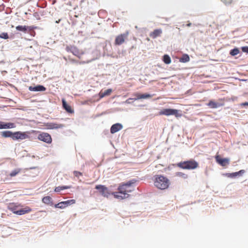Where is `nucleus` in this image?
<instances>
[{
    "mask_svg": "<svg viewBox=\"0 0 248 248\" xmlns=\"http://www.w3.org/2000/svg\"><path fill=\"white\" fill-rule=\"evenodd\" d=\"M225 5H229L232 2L233 0H222Z\"/></svg>",
    "mask_w": 248,
    "mask_h": 248,
    "instance_id": "nucleus-35",
    "label": "nucleus"
},
{
    "mask_svg": "<svg viewBox=\"0 0 248 248\" xmlns=\"http://www.w3.org/2000/svg\"><path fill=\"white\" fill-rule=\"evenodd\" d=\"M62 202H60L58 203V204H55V207L56 208H60V209H63L65 208V205L64 204H62Z\"/></svg>",
    "mask_w": 248,
    "mask_h": 248,
    "instance_id": "nucleus-33",
    "label": "nucleus"
},
{
    "mask_svg": "<svg viewBox=\"0 0 248 248\" xmlns=\"http://www.w3.org/2000/svg\"><path fill=\"white\" fill-rule=\"evenodd\" d=\"M245 172V170H241L238 172L227 173L226 175L228 177L233 178L237 176L238 175H242Z\"/></svg>",
    "mask_w": 248,
    "mask_h": 248,
    "instance_id": "nucleus-21",
    "label": "nucleus"
},
{
    "mask_svg": "<svg viewBox=\"0 0 248 248\" xmlns=\"http://www.w3.org/2000/svg\"><path fill=\"white\" fill-rule=\"evenodd\" d=\"M3 122L0 121V129H3Z\"/></svg>",
    "mask_w": 248,
    "mask_h": 248,
    "instance_id": "nucleus-37",
    "label": "nucleus"
},
{
    "mask_svg": "<svg viewBox=\"0 0 248 248\" xmlns=\"http://www.w3.org/2000/svg\"><path fill=\"white\" fill-rule=\"evenodd\" d=\"M240 52V50L238 48H234L233 49H232L230 52V54L231 56H234L237 54H238Z\"/></svg>",
    "mask_w": 248,
    "mask_h": 248,
    "instance_id": "nucleus-30",
    "label": "nucleus"
},
{
    "mask_svg": "<svg viewBox=\"0 0 248 248\" xmlns=\"http://www.w3.org/2000/svg\"><path fill=\"white\" fill-rule=\"evenodd\" d=\"M159 115L166 116L174 115L176 117L181 116V114L178 113V110L172 108L163 109L159 112Z\"/></svg>",
    "mask_w": 248,
    "mask_h": 248,
    "instance_id": "nucleus-5",
    "label": "nucleus"
},
{
    "mask_svg": "<svg viewBox=\"0 0 248 248\" xmlns=\"http://www.w3.org/2000/svg\"><path fill=\"white\" fill-rule=\"evenodd\" d=\"M62 106L63 108L66 110L67 112L73 113L74 112V110L71 108V106L68 105L65 100L63 99L62 100Z\"/></svg>",
    "mask_w": 248,
    "mask_h": 248,
    "instance_id": "nucleus-19",
    "label": "nucleus"
},
{
    "mask_svg": "<svg viewBox=\"0 0 248 248\" xmlns=\"http://www.w3.org/2000/svg\"><path fill=\"white\" fill-rule=\"evenodd\" d=\"M71 188V186H59L57 187H56L54 191L56 192H59L61 190L66 189H69Z\"/></svg>",
    "mask_w": 248,
    "mask_h": 248,
    "instance_id": "nucleus-23",
    "label": "nucleus"
},
{
    "mask_svg": "<svg viewBox=\"0 0 248 248\" xmlns=\"http://www.w3.org/2000/svg\"><path fill=\"white\" fill-rule=\"evenodd\" d=\"M175 175L176 176L182 178L184 179H187L188 177V176L186 174L182 172H177L175 173Z\"/></svg>",
    "mask_w": 248,
    "mask_h": 248,
    "instance_id": "nucleus-28",
    "label": "nucleus"
},
{
    "mask_svg": "<svg viewBox=\"0 0 248 248\" xmlns=\"http://www.w3.org/2000/svg\"><path fill=\"white\" fill-rule=\"evenodd\" d=\"M123 128V125L119 123L113 124L110 128V133L114 134Z\"/></svg>",
    "mask_w": 248,
    "mask_h": 248,
    "instance_id": "nucleus-13",
    "label": "nucleus"
},
{
    "mask_svg": "<svg viewBox=\"0 0 248 248\" xmlns=\"http://www.w3.org/2000/svg\"><path fill=\"white\" fill-rule=\"evenodd\" d=\"M162 33L161 29H155L150 33V36L155 39L157 37L160 36Z\"/></svg>",
    "mask_w": 248,
    "mask_h": 248,
    "instance_id": "nucleus-17",
    "label": "nucleus"
},
{
    "mask_svg": "<svg viewBox=\"0 0 248 248\" xmlns=\"http://www.w3.org/2000/svg\"><path fill=\"white\" fill-rule=\"evenodd\" d=\"M215 159L217 163L223 167L228 165L230 163V160L229 158H222L219 155H217L215 156Z\"/></svg>",
    "mask_w": 248,
    "mask_h": 248,
    "instance_id": "nucleus-12",
    "label": "nucleus"
},
{
    "mask_svg": "<svg viewBox=\"0 0 248 248\" xmlns=\"http://www.w3.org/2000/svg\"><path fill=\"white\" fill-rule=\"evenodd\" d=\"M163 61L165 63L168 64L170 63L171 59L168 55L165 54L163 56Z\"/></svg>",
    "mask_w": 248,
    "mask_h": 248,
    "instance_id": "nucleus-26",
    "label": "nucleus"
},
{
    "mask_svg": "<svg viewBox=\"0 0 248 248\" xmlns=\"http://www.w3.org/2000/svg\"><path fill=\"white\" fill-rule=\"evenodd\" d=\"M75 203V200H70L62 202V204H64L65 205V207L68 206L69 205L73 204Z\"/></svg>",
    "mask_w": 248,
    "mask_h": 248,
    "instance_id": "nucleus-31",
    "label": "nucleus"
},
{
    "mask_svg": "<svg viewBox=\"0 0 248 248\" xmlns=\"http://www.w3.org/2000/svg\"><path fill=\"white\" fill-rule=\"evenodd\" d=\"M22 205L17 203H9L8 204V209L12 211L14 214L18 215H22L29 213L32 211V209L29 206H26L23 208L20 209Z\"/></svg>",
    "mask_w": 248,
    "mask_h": 248,
    "instance_id": "nucleus-3",
    "label": "nucleus"
},
{
    "mask_svg": "<svg viewBox=\"0 0 248 248\" xmlns=\"http://www.w3.org/2000/svg\"><path fill=\"white\" fill-rule=\"evenodd\" d=\"M0 38L7 39L9 38V35L7 32H2L0 34Z\"/></svg>",
    "mask_w": 248,
    "mask_h": 248,
    "instance_id": "nucleus-32",
    "label": "nucleus"
},
{
    "mask_svg": "<svg viewBox=\"0 0 248 248\" xmlns=\"http://www.w3.org/2000/svg\"><path fill=\"white\" fill-rule=\"evenodd\" d=\"M135 180H130L126 183H122L120 184L118 188V191L112 192V195L117 199L123 200L127 198L129 195L128 193L131 192L133 189L131 186L135 183Z\"/></svg>",
    "mask_w": 248,
    "mask_h": 248,
    "instance_id": "nucleus-1",
    "label": "nucleus"
},
{
    "mask_svg": "<svg viewBox=\"0 0 248 248\" xmlns=\"http://www.w3.org/2000/svg\"><path fill=\"white\" fill-rule=\"evenodd\" d=\"M16 127V124L13 123H5L3 122V129H8Z\"/></svg>",
    "mask_w": 248,
    "mask_h": 248,
    "instance_id": "nucleus-24",
    "label": "nucleus"
},
{
    "mask_svg": "<svg viewBox=\"0 0 248 248\" xmlns=\"http://www.w3.org/2000/svg\"><path fill=\"white\" fill-rule=\"evenodd\" d=\"M74 175L76 177H79L80 176H82V173L78 171H74Z\"/></svg>",
    "mask_w": 248,
    "mask_h": 248,
    "instance_id": "nucleus-34",
    "label": "nucleus"
},
{
    "mask_svg": "<svg viewBox=\"0 0 248 248\" xmlns=\"http://www.w3.org/2000/svg\"><path fill=\"white\" fill-rule=\"evenodd\" d=\"M71 52L75 56L79 58L84 54L82 50H79L76 47H72L70 49Z\"/></svg>",
    "mask_w": 248,
    "mask_h": 248,
    "instance_id": "nucleus-14",
    "label": "nucleus"
},
{
    "mask_svg": "<svg viewBox=\"0 0 248 248\" xmlns=\"http://www.w3.org/2000/svg\"><path fill=\"white\" fill-rule=\"evenodd\" d=\"M241 106H248V102H245L241 104Z\"/></svg>",
    "mask_w": 248,
    "mask_h": 248,
    "instance_id": "nucleus-38",
    "label": "nucleus"
},
{
    "mask_svg": "<svg viewBox=\"0 0 248 248\" xmlns=\"http://www.w3.org/2000/svg\"><path fill=\"white\" fill-rule=\"evenodd\" d=\"M153 182L155 186L160 190L168 188L170 184V180L167 177L161 174L154 176Z\"/></svg>",
    "mask_w": 248,
    "mask_h": 248,
    "instance_id": "nucleus-2",
    "label": "nucleus"
},
{
    "mask_svg": "<svg viewBox=\"0 0 248 248\" xmlns=\"http://www.w3.org/2000/svg\"><path fill=\"white\" fill-rule=\"evenodd\" d=\"M224 99H219L218 102H216L213 100H210L207 104V106L211 108H216L224 105Z\"/></svg>",
    "mask_w": 248,
    "mask_h": 248,
    "instance_id": "nucleus-9",
    "label": "nucleus"
},
{
    "mask_svg": "<svg viewBox=\"0 0 248 248\" xmlns=\"http://www.w3.org/2000/svg\"><path fill=\"white\" fill-rule=\"evenodd\" d=\"M1 135L2 137L4 138L10 137L12 139L13 136V132L10 131H4L1 132Z\"/></svg>",
    "mask_w": 248,
    "mask_h": 248,
    "instance_id": "nucleus-22",
    "label": "nucleus"
},
{
    "mask_svg": "<svg viewBox=\"0 0 248 248\" xmlns=\"http://www.w3.org/2000/svg\"><path fill=\"white\" fill-rule=\"evenodd\" d=\"M44 126L46 129H54L62 128L63 127V125L61 124H57L55 123H45Z\"/></svg>",
    "mask_w": 248,
    "mask_h": 248,
    "instance_id": "nucleus-11",
    "label": "nucleus"
},
{
    "mask_svg": "<svg viewBox=\"0 0 248 248\" xmlns=\"http://www.w3.org/2000/svg\"><path fill=\"white\" fill-rule=\"evenodd\" d=\"M112 90L111 89H107L104 91H101L99 93V95L100 98H103L105 96L109 95L112 93Z\"/></svg>",
    "mask_w": 248,
    "mask_h": 248,
    "instance_id": "nucleus-20",
    "label": "nucleus"
},
{
    "mask_svg": "<svg viewBox=\"0 0 248 248\" xmlns=\"http://www.w3.org/2000/svg\"><path fill=\"white\" fill-rule=\"evenodd\" d=\"M128 35V32H126L123 34H121L116 37L115 39V45L119 46L123 44L125 40L127 38Z\"/></svg>",
    "mask_w": 248,
    "mask_h": 248,
    "instance_id": "nucleus-8",
    "label": "nucleus"
},
{
    "mask_svg": "<svg viewBox=\"0 0 248 248\" xmlns=\"http://www.w3.org/2000/svg\"><path fill=\"white\" fill-rule=\"evenodd\" d=\"M191 26V23H188L187 24V26L190 27Z\"/></svg>",
    "mask_w": 248,
    "mask_h": 248,
    "instance_id": "nucleus-39",
    "label": "nucleus"
},
{
    "mask_svg": "<svg viewBox=\"0 0 248 248\" xmlns=\"http://www.w3.org/2000/svg\"><path fill=\"white\" fill-rule=\"evenodd\" d=\"M28 138V135L26 132L21 131H17L13 132V136L12 139L14 140H23Z\"/></svg>",
    "mask_w": 248,
    "mask_h": 248,
    "instance_id": "nucleus-10",
    "label": "nucleus"
},
{
    "mask_svg": "<svg viewBox=\"0 0 248 248\" xmlns=\"http://www.w3.org/2000/svg\"><path fill=\"white\" fill-rule=\"evenodd\" d=\"M21 170V169H17L16 170H14L12 171H11V172L9 174V176L11 177H14V176H16V175H17L19 173H20Z\"/></svg>",
    "mask_w": 248,
    "mask_h": 248,
    "instance_id": "nucleus-27",
    "label": "nucleus"
},
{
    "mask_svg": "<svg viewBox=\"0 0 248 248\" xmlns=\"http://www.w3.org/2000/svg\"><path fill=\"white\" fill-rule=\"evenodd\" d=\"M52 198L49 196H46L43 198L42 202L47 204H49L51 202Z\"/></svg>",
    "mask_w": 248,
    "mask_h": 248,
    "instance_id": "nucleus-29",
    "label": "nucleus"
},
{
    "mask_svg": "<svg viewBox=\"0 0 248 248\" xmlns=\"http://www.w3.org/2000/svg\"><path fill=\"white\" fill-rule=\"evenodd\" d=\"M38 139L46 143L50 144L52 140L50 135L47 133L42 132L38 136Z\"/></svg>",
    "mask_w": 248,
    "mask_h": 248,
    "instance_id": "nucleus-7",
    "label": "nucleus"
},
{
    "mask_svg": "<svg viewBox=\"0 0 248 248\" xmlns=\"http://www.w3.org/2000/svg\"><path fill=\"white\" fill-rule=\"evenodd\" d=\"M190 58L187 54H184L182 57L180 59V62H189Z\"/></svg>",
    "mask_w": 248,
    "mask_h": 248,
    "instance_id": "nucleus-25",
    "label": "nucleus"
},
{
    "mask_svg": "<svg viewBox=\"0 0 248 248\" xmlns=\"http://www.w3.org/2000/svg\"><path fill=\"white\" fill-rule=\"evenodd\" d=\"M16 29L17 31H21L24 32H26L27 30H29L30 31H31L33 28L31 26H17L16 27Z\"/></svg>",
    "mask_w": 248,
    "mask_h": 248,
    "instance_id": "nucleus-18",
    "label": "nucleus"
},
{
    "mask_svg": "<svg viewBox=\"0 0 248 248\" xmlns=\"http://www.w3.org/2000/svg\"><path fill=\"white\" fill-rule=\"evenodd\" d=\"M95 189L99 190L101 195L105 197H108L112 193L105 186L99 185L95 186Z\"/></svg>",
    "mask_w": 248,
    "mask_h": 248,
    "instance_id": "nucleus-6",
    "label": "nucleus"
},
{
    "mask_svg": "<svg viewBox=\"0 0 248 248\" xmlns=\"http://www.w3.org/2000/svg\"><path fill=\"white\" fill-rule=\"evenodd\" d=\"M136 98L135 99H146L149 98L153 97V95L148 93L140 94L137 93L134 95Z\"/></svg>",
    "mask_w": 248,
    "mask_h": 248,
    "instance_id": "nucleus-16",
    "label": "nucleus"
},
{
    "mask_svg": "<svg viewBox=\"0 0 248 248\" xmlns=\"http://www.w3.org/2000/svg\"><path fill=\"white\" fill-rule=\"evenodd\" d=\"M177 166L184 170H194L199 167V163L194 159L182 161L177 164Z\"/></svg>",
    "mask_w": 248,
    "mask_h": 248,
    "instance_id": "nucleus-4",
    "label": "nucleus"
},
{
    "mask_svg": "<svg viewBox=\"0 0 248 248\" xmlns=\"http://www.w3.org/2000/svg\"><path fill=\"white\" fill-rule=\"evenodd\" d=\"M29 90L30 91L33 92H40V91H45L46 90V88L43 86V85H37L35 87L30 86L29 87Z\"/></svg>",
    "mask_w": 248,
    "mask_h": 248,
    "instance_id": "nucleus-15",
    "label": "nucleus"
},
{
    "mask_svg": "<svg viewBox=\"0 0 248 248\" xmlns=\"http://www.w3.org/2000/svg\"><path fill=\"white\" fill-rule=\"evenodd\" d=\"M241 49L244 52L248 53V46H243L241 47Z\"/></svg>",
    "mask_w": 248,
    "mask_h": 248,
    "instance_id": "nucleus-36",
    "label": "nucleus"
}]
</instances>
